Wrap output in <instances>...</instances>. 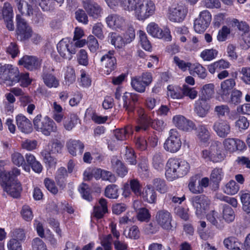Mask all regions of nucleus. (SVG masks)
<instances>
[{
	"mask_svg": "<svg viewBox=\"0 0 250 250\" xmlns=\"http://www.w3.org/2000/svg\"><path fill=\"white\" fill-rule=\"evenodd\" d=\"M77 61L78 63L84 66L88 64V59L87 52L84 49H81L77 55Z\"/></svg>",
	"mask_w": 250,
	"mask_h": 250,
	"instance_id": "13d9d810",
	"label": "nucleus"
},
{
	"mask_svg": "<svg viewBox=\"0 0 250 250\" xmlns=\"http://www.w3.org/2000/svg\"><path fill=\"white\" fill-rule=\"evenodd\" d=\"M223 175V172L222 168H215L212 170L210 176V181L213 183L215 188H218Z\"/></svg>",
	"mask_w": 250,
	"mask_h": 250,
	"instance_id": "2f4dec72",
	"label": "nucleus"
},
{
	"mask_svg": "<svg viewBox=\"0 0 250 250\" xmlns=\"http://www.w3.org/2000/svg\"><path fill=\"white\" fill-rule=\"evenodd\" d=\"M18 79H19L18 82L20 83V85L22 87H27L31 83V79L29 77L28 73H19Z\"/></svg>",
	"mask_w": 250,
	"mask_h": 250,
	"instance_id": "69168bd1",
	"label": "nucleus"
},
{
	"mask_svg": "<svg viewBox=\"0 0 250 250\" xmlns=\"http://www.w3.org/2000/svg\"><path fill=\"white\" fill-rule=\"evenodd\" d=\"M139 37L143 48L146 50L149 51L151 48V46L149 41L147 39L146 34L144 31L140 30Z\"/></svg>",
	"mask_w": 250,
	"mask_h": 250,
	"instance_id": "bf43d9fd",
	"label": "nucleus"
},
{
	"mask_svg": "<svg viewBox=\"0 0 250 250\" xmlns=\"http://www.w3.org/2000/svg\"><path fill=\"white\" fill-rule=\"evenodd\" d=\"M22 218L26 221H30L33 218V213L30 208L27 206H23L21 212Z\"/></svg>",
	"mask_w": 250,
	"mask_h": 250,
	"instance_id": "774afa93",
	"label": "nucleus"
},
{
	"mask_svg": "<svg viewBox=\"0 0 250 250\" xmlns=\"http://www.w3.org/2000/svg\"><path fill=\"white\" fill-rule=\"evenodd\" d=\"M181 90L183 92L184 97L188 96L190 99H194L198 94V92L194 89L186 84H184L181 88Z\"/></svg>",
	"mask_w": 250,
	"mask_h": 250,
	"instance_id": "8fccbe9b",
	"label": "nucleus"
},
{
	"mask_svg": "<svg viewBox=\"0 0 250 250\" xmlns=\"http://www.w3.org/2000/svg\"><path fill=\"white\" fill-rule=\"evenodd\" d=\"M17 3L18 9L22 15L27 16L33 15V9L32 5L29 4L27 1L22 0H15Z\"/></svg>",
	"mask_w": 250,
	"mask_h": 250,
	"instance_id": "bb28decb",
	"label": "nucleus"
},
{
	"mask_svg": "<svg viewBox=\"0 0 250 250\" xmlns=\"http://www.w3.org/2000/svg\"><path fill=\"white\" fill-rule=\"evenodd\" d=\"M111 40V43L112 45L118 48H121L127 44L125 42V39L116 33L112 32L109 34Z\"/></svg>",
	"mask_w": 250,
	"mask_h": 250,
	"instance_id": "58836bf2",
	"label": "nucleus"
},
{
	"mask_svg": "<svg viewBox=\"0 0 250 250\" xmlns=\"http://www.w3.org/2000/svg\"><path fill=\"white\" fill-rule=\"evenodd\" d=\"M147 32L152 36L159 39H163L165 41H169L171 40V36L168 29L163 31L155 22H151L146 28Z\"/></svg>",
	"mask_w": 250,
	"mask_h": 250,
	"instance_id": "9d476101",
	"label": "nucleus"
},
{
	"mask_svg": "<svg viewBox=\"0 0 250 250\" xmlns=\"http://www.w3.org/2000/svg\"><path fill=\"white\" fill-rule=\"evenodd\" d=\"M8 194L14 198H18L20 196L22 187L20 182L17 180L7 186L4 188Z\"/></svg>",
	"mask_w": 250,
	"mask_h": 250,
	"instance_id": "a878e982",
	"label": "nucleus"
},
{
	"mask_svg": "<svg viewBox=\"0 0 250 250\" xmlns=\"http://www.w3.org/2000/svg\"><path fill=\"white\" fill-rule=\"evenodd\" d=\"M181 145L182 142L178 131L176 129H171L169 136L164 144L165 149L171 153H175L180 149Z\"/></svg>",
	"mask_w": 250,
	"mask_h": 250,
	"instance_id": "423d86ee",
	"label": "nucleus"
},
{
	"mask_svg": "<svg viewBox=\"0 0 250 250\" xmlns=\"http://www.w3.org/2000/svg\"><path fill=\"white\" fill-rule=\"evenodd\" d=\"M197 136L200 141L207 142L210 137L208 129L204 125H200L197 128Z\"/></svg>",
	"mask_w": 250,
	"mask_h": 250,
	"instance_id": "ea45409f",
	"label": "nucleus"
},
{
	"mask_svg": "<svg viewBox=\"0 0 250 250\" xmlns=\"http://www.w3.org/2000/svg\"><path fill=\"white\" fill-rule=\"evenodd\" d=\"M239 189V185L237 184L235 181L231 180L226 185L224 191L227 194L233 195L236 193Z\"/></svg>",
	"mask_w": 250,
	"mask_h": 250,
	"instance_id": "a18cd8bd",
	"label": "nucleus"
},
{
	"mask_svg": "<svg viewBox=\"0 0 250 250\" xmlns=\"http://www.w3.org/2000/svg\"><path fill=\"white\" fill-rule=\"evenodd\" d=\"M19 71L17 68L11 65L4 64L0 66V79L7 85H12L18 83Z\"/></svg>",
	"mask_w": 250,
	"mask_h": 250,
	"instance_id": "20e7f679",
	"label": "nucleus"
},
{
	"mask_svg": "<svg viewBox=\"0 0 250 250\" xmlns=\"http://www.w3.org/2000/svg\"><path fill=\"white\" fill-rule=\"evenodd\" d=\"M224 244L226 248L230 250H241L240 247L242 244L237 239L233 237L226 238L224 240Z\"/></svg>",
	"mask_w": 250,
	"mask_h": 250,
	"instance_id": "c9c22d12",
	"label": "nucleus"
},
{
	"mask_svg": "<svg viewBox=\"0 0 250 250\" xmlns=\"http://www.w3.org/2000/svg\"><path fill=\"white\" fill-rule=\"evenodd\" d=\"M85 11L81 9L77 10L75 13V18L76 20L80 22L83 23L85 24H87L88 20Z\"/></svg>",
	"mask_w": 250,
	"mask_h": 250,
	"instance_id": "680f3d73",
	"label": "nucleus"
},
{
	"mask_svg": "<svg viewBox=\"0 0 250 250\" xmlns=\"http://www.w3.org/2000/svg\"><path fill=\"white\" fill-rule=\"evenodd\" d=\"M152 164L155 169L157 170L162 169L164 166V160L162 154L160 153H156L153 156Z\"/></svg>",
	"mask_w": 250,
	"mask_h": 250,
	"instance_id": "de8ad7c7",
	"label": "nucleus"
},
{
	"mask_svg": "<svg viewBox=\"0 0 250 250\" xmlns=\"http://www.w3.org/2000/svg\"><path fill=\"white\" fill-rule=\"evenodd\" d=\"M16 119L18 127L22 132L29 133L32 131V125L25 116L18 115Z\"/></svg>",
	"mask_w": 250,
	"mask_h": 250,
	"instance_id": "b1692460",
	"label": "nucleus"
},
{
	"mask_svg": "<svg viewBox=\"0 0 250 250\" xmlns=\"http://www.w3.org/2000/svg\"><path fill=\"white\" fill-rule=\"evenodd\" d=\"M197 179L196 178H191L188 184V188L191 192L194 194H199L202 193L204 191L202 186H200L198 183L197 184Z\"/></svg>",
	"mask_w": 250,
	"mask_h": 250,
	"instance_id": "09e8293b",
	"label": "nucleus"
},
{
	"mask_svg": "<svg viewBox=\"0 0 250 250\" xmlns=\"http://www.w3.org/2000/svg\"><path fill=\"white\" fill-rule=\"evenodd\" d=\"M12 238L11 239H15L16 240L23 242L25 239V234L24 230L22 229L18 228L15 229L12 232Z\"/></svg>",
	"mask_w": 250,
	"mask_h": 250,
	"instance_id": "338daca9",
	"label": "nucleus"
},
{
	"mask_svg": "<svg viewBox=\"0 0 250 250\" xmlns=\"http://www.w3.org/2000/svg\"><path fill=\"white\" fill-rule=\"evenodd\" d=\"M13 15L12 7L9 2H5L2 7H0V20H3L7 28L10 31L14 29Z\"/></svg>",
	"mask_w": 250,
	"mask_h": 250,
	"instance_id": "1a4fd4ad",
	"label": "nucleus"
},
{
	"mask_svg": "<svg viewBox=\"0 0 250 250\" xmlns=\"http://www.w3.org/2000/svg\"><path fill=\"white\" fill-rule=\"evenodd\" d=\"M190 202L198 217H201L206 213L210 203L208 198L203 194L193 196L190 199Z\"/></svg>",
	"mask_w": 250,
	"mask_h": 250,
	"instance_id": "39448f33",
	"label": "nucleus"
},
{
	"mask_svg": "<svg viewBox=\"0 0 250 250\" xmlns=\"http://www.w3.org/2000/svg\"><path fill=\"white\" fill-rule=\"evenodd\" d=\"M143 198L149 203H155L157 196L155 189L151 186H147L145 191L143 193Z\"/></svg>",
	"mask_w": 250,
	"mask_h": 250,
	"instance_id": "72a5a7b5",
	"label": "nucleus"
},
{
	"mask_svg": "<svg viewBox=\"0 0 250 250\" xmlns=\"http://www.w3.org/2000/svg\"><path fill=\"white\" fill-rule=\"evenodd\" d=\"M51 151L47 150H44L41 152L44 162L50 167L55 166L57 163L56 159L51 155Z\"/></svg>",
	"mask_w": 250,
	"mask_h": 250,
	"instance_id": "79ce46f5",
	"label": "nucleus"
},
{
	"mask_svg": "<svg viewBox=\"0 0 250 250\" xmlns=\"http://www.w3.org/2000/svg\"><path fill=\"white\" fill-rule=\"evenodd\" d=\"M111 167L114 171L120 177H125L128 173V168L125 164L116 156L113 157L111 160Z\"/></svg>",
	"mask_w": 250,
	"mask_h": 250,
	"instance_id": "5701e85b",
	"label": "nucleus"
},
{
	"mask_svg": "<svg viewBox=\"0 0 250 250\" xmlns=\"http://www.w3.org/2000/svg\"><path fill=\"white\" fill-rule=\"evenodd\" d=\"M57 49L60 55L64 59L70 60L72 54L76 53L75 47L71 44L67 43L62 40L57 44Z\"/></svg>",
	"mask_w": 250,
	"mask_h": 250,
	"instance_id": "2eb2a0df",
	"label": "nucleus"
},
{
	"mask_svg": "<svg viewBox=\"0 0 250 250\" xmlns=\"http://www.w3.org/2000/svg\"><path fill=\"white\" fill-rule=\"evenodd\" d=\"M114 54L115 51L109 50L101 58V61L104 63L108 73L115 70L117 66L116 59L114 55Z\"/></svg>",
	"mask_w": 250,
	"mask_h": 250,
	"instance_id": "a211bd4d",
	"label": "nucleus"
},
{
	"mask_svg": "<svg viewBox=\"0 0 250 250\" xmlns=\"http://www.w3.org/2000/svg\"><path fill=\"white\" fill-rule=\"evenodd\" d=\"M67 176V170L63 167H60L57 171L55 179L57 185L62 188L65 186V178Z\"/></svg>",
	"mask_w": 250,
	"mask_h": 250,
	"instance_id": "f704fd0d",
	"label": "nucleus"
},
{
	"mask_svg": "<svg viewBox=\"0 0 250 250\" xmlns=\"http://www.w3.org/2000/svg\"><path fill=\"white\" fill-rule=\"evenodd\" d=\"M118 189L116 185H109L107 186L104 191L105 196L109 198L116 199L118 197Z\"/></svg>",
	"mask_w": 250,
	"mask_h": 250,
	"instance_id": "49530a36",
	"label": "nucleus"
},
{
	"mask_svg": "<svg viewBox=\"0 0 250 250\" xmlns=\"http://www.w3.org/2000/svg\"><path fill=\"white\" fill-rule=\"evenodd\" d=\"M49 68L46 66L43 67L42 78L45 85L49 88H57L59 85V80L53 74L49 73Z\"/></svg>",
	"mask_w": 250,
	"mask_h": 250,
	"instance_id": "6ab92c4d",
	"label": "nucleus"
},
{
	"mask_svg": "<svg viewBox=\"0 0 250 250\" xmlns=\"http://www.w3.org/2000/svg\"><path fill=\"white\" fill-rule=\"evenodd\" d=\"M42 60L35 56L25 55L19 61V64L22 65L27 69L35 70L41 67Z\"/></svg>",
	"mask_w": 250,
	"mask_h": 250,
	"instance_id": "ddd939ff",
	"label": "nucleus"
},
{
	"mask_svg": "<svg viewBox=\"0 0 250 250\" xmlns=\"http://www.w3.org/2000/svg\"><path fill=\"white\" fill-rule=\"evenodd\" d=\"M212 128L216 134L223 138L227 137L230 132V125L226 120H219L215 122Z\"/></svg>",
	"mask_w": 250,
	"mask_h": 250,
	"instance_id": "4468645a",
	"label": "nucleus"
},
{
	"mask_svg": "<svg viewBox=\"0 0 250 250\" xmlns=\"http://www.w3.org/2000/svg\"><path fill=\"white\" fill-rule=\"evenodd\" d=\"M217 53L215 49H206L201 53L200 56L205 61H210L217 56Z\"/></svg>",
	"mask_w": 250,
	"mask_h": 250,
	"instance_id": "6e6d98bb",
	"label": "nucleus"
},
{
	"mask_svg": "<svg viewBox=\"0 0 250 250\" xmlns=\"http://www.w3.org/2000/svg\"><path fill=\"white\" fill-rule=\"evenodd\" d=\"M122 98L124 102L123 107L128 113H132L134 110L135 103L138 100V95L125 92Z\"/></svg>",
	"mask_w": 250,
	"mask_h": 250,
	"instance_id": "412c9836",
	"label": "nucleus"
},
{
	"mask_svg": "<svg viewBox=\"0 0 250 250\" xmlns=\"http://www.w3.org/2000/svg\"><path fill=\"white\" fill-rule=\"evenodd\" d=\"M134 10L135 16L137 19L143 21L154 13L155 6L151 0H139Z\"/></svg>",
	"mask_w": 250,
	"mask_h": 250,
	"instance_id": "7ed1b4c3",
	"label": "nucleus"
},
{
	"mask_svg": "<svg viewBox=\"0 0 250 250\" xmlns=\"http://www.w3.org/2000/svg\"><path fill=\"white\" fill-rule=\"evenodd\" d=\"M98 173L100 174V177L102 180L104 181H108L111 183L115 182L116 180V177L110 171L105 170H97Z\"/></svg>",
	"mask_w": 250,
	"mask_h": 250,
	"instance_id": "603ef678",
	"label": "nucleus"
},
{
	"mask_svg": "<svg viewBox=\"0 0 250 250\" xmlns=\"http://www.w3.org/2000/svg\"><path fill=\"white\" fill-rule=\"evenodd\" d=\"M214 86L212 83L206 84L201 89L200 97L203 101L210 99L214 93Z\"/></svg>",
	"mask_w": 250,
	"mask_h": 250,
	"instance_id": "cd10ccee",
	"label": "nucleus"
},
{
	"mask_svg": "<svg viewBox=\"0 0 250 250\" xmlns=\"http://www.w3.org/2000/svg\"><path fill=\"white\" fill-rule=\"evenodd\" d=\"M187 14L186 9L181 5L169 9L168 18L173 22H181L184 20Z\"/></svg>",
	"mask_w": 250,
	"mask_h": 250,
	"instance_id": "aec40b11",
	"label": "nucleus"
},
{
	"mask_svg": "<svg viewBox=\"0 0 250 250\" xmlns=\"http://www.w3.org/2000/svg\"><path fill=\"white\" fill-rule=\"evenodd\" d=\"M33 124L35 129L37 131L46 136L50 135L51 133L57 131L56 124L48 116L42 118L41 114L38 115L33 120Z\"/></svg>",
	"mask_w": 250,
	"mask_h": 250,
	"instance_id": "f03ea898",
	"label": "nucleus"
},
{
	"mask_svg": "<svg viewBox=\"0 0 250 250\" xmlns=\"http://www.w3.org/2000/svg\"><path fill=\"white\" fill-rule=\"evenodd\" d=\"M123 153V159L126 162L131 165L137 164L136 156L132 148L126 146Z\"/></svg>",
	"mask_w": 250,
	"mask_h": 250,
	"instance_id": "7c9ffc66",
	"label": "nucleus"
},
{
	"mask_svg": "<svg viewBox=\"0 0 250 250\" xmlns=\"http://www.w3.org/2000/svg\"><path fill=\"white\" fill-rule=\"evenodd\" d=\"M209 109V106L204 101L195 107V111L200 117H205Z\"/></svg>",
	"mask_w": 250,
	"mask_h": 250,
	"instance_id": "4d7b16f0",
	"label": "nucleus"
},
{
	"mask_svg": "<svg viewBox=\"0 0 250 250\" xmlns=\"http://www.w3.org/2000/svg\"><path fill=\"white\" fill-rule=\"evenodd\" d=\"M106 22L111 28L121 29L125 24V20L122 17L117 15H110L106 18Z\"/></svg>",
	"mask_w": 250,
	"mask_h": 250,
	"instance_id": "393cba45",
	"label": "nucleus"
},
{
	"mask_svg": "<svg viewBox=\"0 0 250 250\" xmlns=\"http://www.w3.org/2000/svg\"><path fill=\"white\" fill-rule=\"evenodd\" d=\"M83 5L90 17L94 19H98L101 16L103 10L102 7L93 0H83Z\"/></svg>",
	"mask_w": 250,
	"mask_h": 250,
	"instance_id": "f8f14e48",
	"label": "nucleus"
},
{
	"mask_svg": "<svg viewBox=\"0 0 250 250\" xmlns=\"http://www.w3.org/2000/svg\"><path fill=\"white\" fill-rule=\"evenodd\" d=\"M224 219L228 223L232 222L235 219V213L233 210L229 206H225L223 211Z\"/></svg>",
	"mask_w": 250,
	"mask_h": 250,
	"instance_id": "c03bdc74",
	"label": "nucleus"
},
{
	"mask_svg": "<svg viewBox=\"0 0 250 250\" xmlns=\"http://www.w3.org/2000/svg\"><path fill=\"white\" fill-rule=\"evenodd\" d=\"M152 120L147 115L143 114L140 116L139 121V125L135 127L136 131H139L140 130L146 131L150 126H151Z\"/></svg>",
	"mask_w": 250,
	"mask_h": 250,
	"instance_id": "c85d7f7f",
	"label": "nucleus"
},
{
	"mask_svg": "<svg viewBox=\"0 0 250 250\" xmlns=\"http://www.w3.org/2000/svg\"><path fill=\"white\" fill-rule=\"evenodd\" d=\"M241 202L243 210L250 216V192H240Z\"/></svg>",
	"mask_w": 250,
	"mask_h": 250,
	"instance_id": "473e14b6",
	"label": "nucleus"
},
{
	"mask_svg": "<svg viewBox=\"0 0 250 250\" xmlns=\"http://www.w3.org/2000/svg\"><path fill=\"white\" fill-rule=\"evenodd\" d=\"M66 146L70 154L76 156L82 154L84 146L80 140L70 139L66 143Z\"/></svg>",
	"mask_w": 250,
	"mask_h": 250,
	"instance_id": "4be33fe9",
	"label": "nucleus"
},
{
	"mask_svg": "<svg viewBox=\"0 0 250 250\" xmlns=\"http://www.w3.org/2000/svg\"><path fill=\"white\" fill-rule=\"evenodd\" d=\"M11 159L13 164L18 167L26 165L25 160L23 156L19 152H14L11 155Z\"/></svg>",
	"mask_w": 250,
	"mask_h": 250,
	"instance_id": "5fc2aeb1",
	"label": "nucleus"
},
{
	"mask_svg": "<svg viewBox=\"0 0 250 250\" xmlns=\"http://www.w3.org/2000/svg\"><path fill=\"white\" fill-rule=\"evenodd\" d=\"M78 120L79 118L77 115L75 114H70V116L65 119L64 121L63 125L64 128L68 131L72 130L75 125L78 124Z\"/></svg>",
	"mask_w": 250,
	"mask_h": 250,
	"instance_id": "4c0bfd02",
	"label": "nucleus"
},
{
	"mask_svg": "<svg viewBox=\"0 0 250 250\" xmlns=\"http://www.w3.org/2000/svg\"><path fill=\"white\" fill-rule=\"evenodd\" d=\"M189 169V165L187 162L171 158L167 163L165 175L167 180L172 181L186 175Z\"/></svg>",
	"mask_w": 250,
	"mask_h": 250,
	"instance_id": "f257e3e1",
	"label": "nucleus"
},
{
	"mask_svg": "<svg viewBox=\"0 0 250 250\" xmlns=\"http://www.w3.org/2000/svg\"><path fill=\"white\" fill-rule=\"evenodd\" d=\"M155 219L157 224L163 229L170 230L172 229V216L169 212L165 209H161L157 211Z\"/></svg>",
	"mask_w": 250,
	"mask_h": 250,
	"instance_id": "9b49d317",
	"label": "nucleus"
},
{
	"mask_svg": "<svg viewBox=\"0 0 250 250\" xmlns=\"http://www.w3.org/2000/svg\"><path fill=\"white\" fill-rule=\"evenodd\" d=\"M129 127L116 129L114 131L116 138L118 140H125L129 133Z\"/></svg>",
	"mask_w": 250,
	"mask_h": 250,
	"instance_id": "e2e57ef3",
	"label": "nucleus"
},
{
	"mask_svg": "<svg viewBox=\"0 0 250 250\" xmlns=\"http://www.w3.org/2000/svg\"><path fill=\"white\" fill-rule=\"evenodd\" d=\"M151 217V215L148 209L145 208H139L137 212V219L140 221L148 222Z\"/></svg>",
	"mask_w": 250,
	"mask_h": 250,
	"instance_id": "3c124183",
	"label": "nucleus"
},
{
	"mask_svg": "<svg viewBox=\"0 0 250 250\" xmlns=\"http://www.w3.org/2000/svg\"><path fill=\"white\" fill-rule=\"evenodd\" d=\"M15 181L14 176H11L8 171L0 172V184L3 188Z\"/></svg>",
	"mask_w": 250,
	"mask_h": 250,
	"instance_id": "e433bc0d",
	"label": "nucleus"
},
{
	"mask_svg": "<svg viewBox=\"0 0 250 250\" xmlns=\"http://www.w3.org/2000/svg\"><path fill=\"white\" fill-rule=\"evenodd\" d=\"M142 188L140 181L137 179H132L129 180V184H125L123 194L125 197H126L129 195L131 190L136 195H140L142 193Z\"/></svg>",
	"mask_w": 250,
	"mask_h": 250,
	"instance_id": "dca6fc26",
	"label": "nucleus"
},
{
	"mask_svg": "<svg viewBox=\"0 0 250 250\" xmlns=\"http://www.w3.org/2000/svg\"><path fill=\"white\" fill-rule=\"evenodd\" d=\"M79 191L83 199L88 201L92 200V197L90 194V190L87 184L82 183L80 186Z\"/></svg>",
	"mask_w": 250,
	"mask_h": 250,
	"instance_id": "052dcab7",
	"label": "nucleus"
},
{
	"mask_svg": "<svg viewBox=\"0 0 250 250\" xmlns=\"http://www.w3.org/2000/svg\"><path fill=\"white\" fill-rule=\"evenodd\" d=\"M173 122L178 128L185 131H191L195 127L191 121L186 119L182 115L174 116L173 118Z\"/></svg>",
	"mask_w": 250,
	"mask_h": 250,
	"instance_id": "f3484780",
	"label": "nucleus"
},
{
	"mask_svg": "<svg viewBox=\"0 0 250 250\" xmlns=\"http://www.w3.org/2000/svg\"><path fill=\"white\" fill-rule=\"evenodd\" d=\"M75 80L76 75L74 68L71 66L67 67L65 76L66 84L69 85L73 83Z\"/></svg>",
	"mask_w": 250,
	"mask_h": 250,
	"instance_id": "864d4df0",
	"label": "nucleus"
},
{
	"mask_svg": "<svg viewBox=\"0 0 250 250\" xmlns=\"http://www.w3.org/2000/svg\"><path fill=\"white\" fill-rule=\"evenodd\" d=\"M235 85V82L233 79H229L225 80L221 83V90L220 94L224 98V96H228L230 93L231 90Z\"/></svg>",
	"mask_w": 250,
	"mask_h": 250,
	"instance_id": "c756f323",
	"label": "nucleus"
},
{
	"mask_svg": "<svg viewBox=\"0 0 250 250\" xmlns=\"http://www.w3.org/2000/svg\"><path fill=\"white\" fill-rule=\"evenodd\" d=\"M17 34L21 41L29 39L31 36L32 30L25 20L20 15L16 16Z\"/></svg>",
	"mask_w": 250,
	"mask_h": 250,
	"instance_id": "6e6552de",
	"label": "nucleus"
},
{
	"mask_svg": "<svg viewBox=\"0 0 250 250\" xmlns=\"http://www.w3.org/2000/svg\"><path fill=\"white\" fill-rule=\"evenodd\" d=\"M214 111L218 117H224L226 114L229 113L230 109L227 105H220L216 106Z\"/></svg>",
	"mask_w": 250,
	"mask_h": 250,
	"instance_id": "0e129e2a",
	"label": "nucleus"
},
{
	"mask_svg": "<svg viewBox=\"0 0 250 250\" xmlns=\"http://www.w3.org/2000/svg\"><path fill=\"white\" fill-rule=\"evenodd\" d=\"M153 188H155L161 193H164L167 191V187L164 180L160 178L154 179L153 181Z\"/></svg>",
	"mask_w": 250,
	"mask_h": 250,
	"instance_id": "37998d69",
	"label": "nucleus"
},
{
	"mask_svg": "<svg viewBox=\"0 0 250 250\" xmlns=\"http://www.w3.org/2000/svg\"><path fill=\"white\" fill-rule=\"evenodd\" d=\"M131 85L134 90L140 93L145 92L146 87L147 86L142 81V80H141L140 77H136L132 78Z\"/></svg>",
	"mask_w": 250,
	"mask_h": 250,
	"instance_id": "a19ab883",
	"label": "nucleus"
},
{
	"mask_svg": "<svg viewBox=\"0 0 250 250\" xmlns=\"http://www.w3.org/2000/svg\"><path fill=\"white\" fill-rule=\"evenodd\" d=\"M211 21L210 13L207 10L201 11L198 18L194 21V29L197 33L204 32L208 27Z\"/></svg>",
	"mask_w": 250,
	"mask_h": 250,
	"instance_id": "0eeeda50",
	"label": "nucleus"
}]
</instances>
